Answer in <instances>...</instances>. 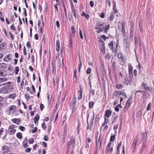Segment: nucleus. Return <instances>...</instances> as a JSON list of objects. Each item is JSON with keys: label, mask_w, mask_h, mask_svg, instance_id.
<instances>
[{"label": "nucleus", "mask_w": 154, "mask_h": 154, "mask_svg": "<svg viewBox=\"0 0 154 154\" xmlns=\"http://www.w3.org/2000/svg\"><path fill=\"white\" fill-rule=\"evenodd\" d=\"M139 134H137L135 139L133 140V143L131 145V146L135 149L136 148L137 143L138 141Z\"/></svg>", "instance_id": "obj_9"}, {"label": "nucleus", "mask_w": 154, "mask_h": 154, "mask_svg": "<svg viewBox=\"0 0 154 154\" xmlns=\"http://www.w3.org/2000/svg\"><path fill=\"white\" fill-rule=\"evenodd\" d=\"M94 103L93 102H90L89 103V106L90 108H91L93 107Z\"/></svg>", "instance_id": "obj_32"}, {"label": "nucleus", "mask_w": 154, "mask_h": 154, "mask_svg": "<svg viewBox=\"0 0 154 154\" xmlns=\"http://www.w3.org/2000/svg\"><path fill=\"white\" fill-rule=\"evenodd\" d=\"M56 83L57 84V85H58L59 79L58 76L56 77Z\"/></svg>", "instance_id": "obj_62"}, {"label": "nucleus", "mask_w": 154, "mask_h": 154, "mask_svg": "<svg viewBox=\"0 0 154 154\" xmlns=\"http://www.w3.org/2000/svg\"><path fill=\"white\" fill-rule=\"evenodd\" d=\"M19 128L20 130L22 131H24L26 129V128L25 127L22 126H20L19 127Z\"/></svg>", "instance_id": "obj_40"}, {"label": "nucleus", "mask_w": 154, "mask_h": 154, "mask_svg": "<svg viewBox=\"0 0 154 154\" xmlns=\"http://www.w3.org/2000/svg\"><path fill=\"white\" fill-rule=\"evenodd\" d=\"M133 67L132 66H129V72L132 73Z\"/></svg>", "instance_id": "obj_48"}, {"label": "nucleus", "mask_w": 154, "mask_h": 154, "mask_svg": "<svg viewBox=\"0 0 154 154\" xmlns=\"http://www.w3.org/2000/svg\"><path fill=\"white\" fill-rule=\"evenodd\" d=\"M3 128H2L0 130V137L1 136V135H2L4 133L3 131Z\"/></svg>", "instance_id": "obj_60"}, {"label": "nucleus", "mask_w": 154, "mask_h": 154, "mask_svg": "<svg viewBox=\"0 0 154 154\" xmlns=\"http://www.w3.org/2000/svg\"><path fill=\"white\" fill-rule=\"evenodd\" d=\"M39 115L37 114L34 117V122L35 123L36 125V121H38L39 119ZM37 123L38 124V122H37Z\"/></svg>", "instance_id": "obj_19"}, {"label": "nucleus", "mask_w": 154, "mask_h": 154, "mask_svg": "<svg viewBox=\"0 0 154 154\" xmlns=\"http://www.w3.org/2000/svg\"><path fill=\"white\" fill-rule=\"evenodd\" d=\"M123 45L126 49L129 48V45L128 42V39L127 37H125L124 38Z\"/></svg>", "instance_id": "obj_10"}, {"label": "nucleus", "mask_w": 154, "mask_h": 154, "mask_svg": "<svg viewBox=\"0 0 154 154\" xmlns=\"http://www.w3.org/2000/svg\"><path fill=\"white\" fill-rule=\"evenodd\" d=\"M114 18V14L113 13H111L110 14V16L109 17V20L110 21H112L113 20Z\"/></svg>", "instance_id": "obj_34"}, {"label": "nucleus", "mask_w": 154, "mask_h": 154, "mask_svg": "<svg viewBox=\"0 0 154 154\" xmlns=\"http://www.w3.org/2000/svg\"><path fill=\"white\" fill-rule=\"evenodd\" d=\"M79 35L81 38L83 39V38L82 35V30L81 29H79Z\"/></svg>", "instance_id": "obj_47"}, {"label": "nucleus", "mask_w": 154, "mask_h": 154, "mask_svg": "<svg viewBox=\"0 0 154 154\" xmlns=\"http://www.w3.org/2000/svg\"><path fill=\"white\" fill-rule=\"evenodd\" d=\"M75 138L73 137H71L70 138V140L68 141L67 143V150L66 152H68V151L69 149V146L70 145H73V148L74 147V144L75 143Z\"/></svg>", "instance_id": "obj_1"}, {"label": "nucleus", "mask_w": 154, "mask_h": 154, "mask_svg": "<svg viewBox=\"0 0 154 154\" xmlns=\"http://www.w3.org/2000/svg\"><path fill=\"white\" fill-rule=\"evenodd\" d=\"M11 28L13 30H14L15 29V27L14 26V24H12L11 26Z\"/></svg>", "instance_id": "obj_63"}, {"label": "nucleus", "mask_w": 154, "mask_h": 154, "mask_svg": "<svg viewBox=\"0 0 154 154\" xmlns=\"http://www.w3.org/2000/svg\"><path fill=\"white\" fill-rule=\"evenodd\" d=\"M15 127V125H12L9 126L8 128V131L9 133L12 135L14 134L16 132V130L14 128Z\"/></svg>", "instance_id": "obj_6"}, {"label": "nucleus", "mask_w": 154, "mask_h": 154, "mask_svg": "<svg viewBox=\"0 0 154 154\" xmlns=\"http://www.w3.org/2000/svg\"><path fill=\"white\" fill-rule=\"evenodd\" d=\"M146 147V145L145 143L143 142L142 146L141 147L140 152L142 153Z\"/></svg>", "instance_id": "obj_22"}, {"label": "nucleus", "mask_w": 154, "mask_h": 154, "mask_svg": "<svg viewBox=\"0 0 154 154\" xmlns=\"http://www.w3.org/2000/svg\"><path fill=\"white\" fill-rule=\"evenodd\" d=\"M11 84V82H8L5 83L3 84V85H6L8 90H11L12 89V87L10 85Z\"/></svg>", "instance_id": "obj_14"}, {"label": "nucleus", "mask_w": 154, "mask_h": 154, "mask_svg": "<svg viewBox=\"0 0 154 154\" xmlns=\"http://www.w3.org/2000/svg\"><path fill=\"white\" fill-rule=\"evenodd\" d=\"M30 43L29 42H28L26 43V46L29 49L30 47Z\"/></svg>", "instance_id": "obj_52"}, {"label": "nucleus", "mask_w": 154, "mask_h": 154, "mask_svg": "<svg viewBox=\"0 0 154 154\" xmlns=\"http://www.w3.org/2000/svg\"><path fill=\"white\" fill-rule=\"evenodd\" d=\"M105 14L103 12H102L101 13L100 15V17L102 18H103L105 17Z\"/></svg>", "instance_id": "obj_57"}, {"label": "nucleus", "mask_w": 154, "mask_h": 154, "mask_svg": "<svg viewBox=\"0 0 154 154\" xmlns=\"http://www.w3.org/2000/svg\"><path fill=\"white\" fill-rule=\"evenodd\" d=\"M5 86L4 87H3L1 89H0V93H2L4 94L8 93L9 92V91L8 90V88L6 86Z\"/></svg>", "instance_id": "obj_11"}, {"label": "nucleus", "mask_w": 154, "mask_h": 154, "mask_svg": "<svg viewBox=\"0 0 154 154\" xmlns=\"http://www.w3.org/2000/svg\"><path fill=\"white\" fill-rule=\"evenodd\" d=\"M131 81V79H128V78H125V79L124 83L125 84L128 85L130 83Z\"/></svg>", "instance_id": "obj_17"}, {"label": "nucleus", "mask_w": 154, "mask_h": 154, "mask_svg": "<svg viewBox=\"0 0 154 154\" xmlns=\"http://www.w3.org/2000/svg\"><path fill=\"white\" fill-rule=\"evenodd\" d=\"M16 136L18 138L21 139L22 137V134L20 132H18Z\"/></svg>", "instance_id": "obj_30"}, {"label": "nucleus", "mask_w": 154, "mask_h": 154, "mask_svg": "<svg viewBox=\"0 0 154 154\" xmlns=\"http://www.w3.org/2000/svg\"><path fill=\"white\" fill-rule=\"evenodd\" d=\"M71 11H72L74 13L75 12L76 10L74 6V5H73L71 6Z\"/></svg>", "instance_id": "obj_35"}, {"label": "nucleus", "mask_w": 154, "mask_h": 154, "mask_svg": "<svg viewBox=\"0 0 154 154\" xmlns=\"http://www.w3.org/2000/svg\"><path fill=\"white\" fill-rule=\"evenodd\" d=\"M115 138V137L114 136L112 135V136H111L110 137V140L111 141H113L114 140Z\"/></svg>", "instance_id": "obj_56"}, {"label": "nucleus", "mask_w": 154, "mask_h": 154, "mask_svg": "<svg viewBox=\"0 0 154 154\" xmlns=\"http://www.w3.org/2000/svg\"><path fill=\"white\" fill-rule=\"evenodd\" d=\"M135 44L136 46L138 45V41L137 40V38L136 37L135 38Z\"/></svg>", "instance_id": "obj_59"}, {"label": "nucleus", "mask_w": 154, "mask_h": 154, "mask_svg": "<svg viewBox=\"0 0 154 154\" xmlns=\"http://www.w3.org/2000/svg\"><path fill=\"white\" fill-rule=\"evenodd\" d=\"M95 29L96 30V32L97 33H99L102 31L98 27H96Z\"/></svg>", "instance_id": "obj_36"}, {"label": "nucleus", "mask_w": 154, "mask_h": 154, "mask_svg": "<svg viewBox=\"0 0 154 154\" xmlns=\"http://www.w3.org/2000/svg\"><path fill=\"white\" fill-rule=\"evenodd\" d=\"M52 71L53 74L55 75L56 72V66L53 62L52 63Z\"/></svg>", "instance_id": "obj_15"}, {"label": "nucleus", "mask_w": 154, "mask_h": 154, "mask_svg": "<svg viewBox=\"0 0 154 154\" xmlns=\"http://www.w3.org/2000/svg\"><path fill=\"white\" fill-rule=\"evenodd\" d=\"M25 97L26 98L27 100H29V95L28 94H26L25 95Z\"/></svg>", "instance_id": "obj_50"}, {"label": "nucleus", "mask_w": 154, "mask_h": 154, "mask_svg": "<svg viewBox=\"0 0 154 154\" xmlns=\"http://www.w3.org/2000/svg\"><path fill=\"white\" fill-rule=\"evenodd\" d=\"M98 27H99V28L102 31H103L104 29V31L106 32V27H104L102 24H100Z\"/></svg>", "instance_id": "obj_25"}, {"label": "nucleus", "mask_w": 154, "mask_h": 154, "mask_svg": "<svg viewBox=\"0 0 154 154\" xmlns=\"http://www.w3.org/2000/svg\"><path fill=\"white\" fill-rule=\"evenodd\" d=\"M16 96V94L15 93H13L10 94L8 96L9 98L14 99Z\"/></svg>", "instance_id": "obj_27"}, {"label": "nucleus", "mask_w": 154, "mask_h": 154, "mask_svg": "<svg viewBox=\"0 0 154 154\" xmlns=\"http://www.w3.org/2000/svg\"><path fill=\"white\" fill-rule=\"evenodd\" d=\"M122 86V85L120 84H119L116 85V88L119 89L121 88Z\"/></svg>", "instance_id": "obj_39"}, {"label": "nucleus", "mask_w": 154, "mask_h": 154, "mask_svg": "<svg viewBox=\"0 0 154 154\" xmlns=\"http://www.w3.org/2000/svg\"><path fill=\"white\" fill-rule=\"evenodd\" d=\"M101 135H100L98 137L97 136H96V147L98 148V147L100 148V147L101 143V140L100 139Z\"/></svg>", "instance_id": "obj_4"}, {"label": "nucleus", "mask_w": 154, "mask_h": 154, "mask_svg": "<svg viewBox=\"0 0 154 154\" xmlns=\"http://www.w3.org/2000/svg\"><path fill=\"white\" fill-rule=\"evenodd\" d=\"M32 92L31 91H30V93L31 94H32L34 92H35V87H34V85H32Z\"/></svg>", "instance_id": "obj_44"}, {"label": "nucleus", "mask_w": 154, "mask_h": 154, "mask_svg": "<svg viewBox=\"0 0 154 154\" xmlns=\"http://www.w3.org/2000/svg\"><path fill=\"white\" fill-rule=\"evenodd\" d=\"M16 107L14 105L10 106L8 108V112L9 114L13 113L16 111Z\"/></svg>", "instance_id": "obj_5"}, {"label": "nucleus", "mask_w": 154, "mask_h": 154, "mask_svg": "<svg viewBox=\"0 0 154 154\" xmlns=\"http://www.w3.org/2000/svg\"><path fill=\"white\" fill-rule=\"evenodd\" d=\"M130 104L131 103L127 102L126 105L125 107V109H127L129 107L130 105Z\"/></svg>", "instance_id": "obj_38"}, {"label": "nucleus", "mask_w": 154, "mask_h": 154, "mask_svg": "<svg viewBox=\"0 0 154 154\" xmlns=\"http://www.w3.org/2000/svg\"><path fill=\"white\" fill-rule=\"evenodd\" d=\"M91 69L90 68H89L87 69V70L86 71V73L88 74H89L90 73H91Z\"/></svg>", "instance_id": "obj_53"}, {"label": "nucleus", "mask_w": 154, "mask_h": 154, "mask_svg": "<svg viewBox=\"0 0 154 154\" xmlns=\"http://www.w3.org/2000/svg\"><path fill=\"white\" fill-rule=\"evenodd\" d=\"M60 46V41L58 40H57L56 41V46L58 47V46Z\"/></svg>", "instance_id": "obj_58"}, {"label": "nucleus", "mask_w": 154, "mask_h": 154, "mask_svg": "<svg viewBox=\"0 0 154 154\" xmlns=\"http://www.w3.org/2000/svg\"><path fill=\"white\" fill-rule=\"evenodd\" d=\"M34 141V139L33 138H30L29 139V142L30 144H32Z\"/></svg>", "instance_id": "obj_37"}, {"label": "nucleus", "mask_w": 154, "mask_h": 154, "mask_svg": "<svg viewBox=\"0 0 154 154\" xmlns=\"http://www.w3.org/2000/svg\"><path fill=\"white\" fill-rule=\"evenodd\" d=\"M42 127L45 130L46 128V126L45 123H43L42 125Z\"/></svg>", "instance_id": "obj_49"}, {"label": "nucleus", "mask_w": 154, "mask_h": 154, "mask_svg": "<svg viewBox=\"0 0 154 154\" xmlns=\"http://www.w3.org/2000/svg\"><path fill=\"white\" fill-rule=\"evenodd\" d=\"M113 95L116 98H118L121 96V93L116 91L114 93Z\"/></svg>", "instance_id": "obj_20"}, {"label": "nucleus", "mask_w": 154, "mask_h": 154, "mask_svg": "<svg viewBox=\"0 0 154 154\" xmlns=\"http://www.w3.org/2000/svg\"><path fill=\"white\" fill-rule=\"evenodd\" d=\"M74 77L75 78V81H76L77 79V69H76L74 71Z\"/></svg>", "instance_id": "obj_46"}, {"label": "nucleus", "mask_w": 154, "mask_h": 154, "mask_svg": "<svg viewBox=\"0 0 154 154\" xmlns=\"http://www.w3.org/2000/svg\"><path fill=\"white\" fill-rule=\"evenodd\" d=\"M80 90L78 91V94L79 96L78 97V99L80 100L82 98V86L81 85H79Z\"/></svg>", "instance_id": "obj_12"}, {"label": "nucleus", "mask_w": 154, "mask_h": 154, "mask_svg": "<svg viewBox=\"0 0 154 154\" xmlns=\"http://www.w3.org/2000/svg\"><path fill=\"white\" fill-rule=\"evenodd\" d=\"M147 133L146 132L143 133L142 134V138L141 141L143 142H146L147 140Z\"/></svg>", "instance_id": "obj_8"}, {"label": "nucleus", "mask_w": 154, "mask_h": 154, "mask_svg": "<svg viewBox=\"0 0 154 154\" xmlns=\"http://www.w3.org/2000/svg\"><path fill=\"white\" fill-rule=\"evenodd\" d=\"M104 123L102 125V127L103 126H104L105 124H106V111H105V113L104 116Z\"/></svg>", "instance_id": "obj_41"}, {"label": "nucleus", "mask_w": 154, "mask_h": 154, "mask_svg": "<svg viewBox=\"0 0 154 154\" xmlns=\"http://www.w3.org/2000/svg\"><path fill=\"white\" fill-rule=\"evenodd\" d=\"M89 114H88L87 115V121L88 122V127L87 128V129H90L91 130V127L93 125V120L94 119V114H93V116L92 117V119L91 120V121L90 123V125H89L88 123V119L89 117Z\"/></svg>", "instance_id": "obj_7"}, {"label": "nucleus", "mask_w": 154, "mask_h": 154, "mask_svg": "<svg viewBox=\"0 0 154 154\" xmlns=\"http://www.w3.org/2000/svg\"><path fill=\"white\" fill-rule=\"evenodd\" d=\"M122 34L123 35L125 34V24L123 23L122 24Z\"/></svg>", "instance_id": "obj_26"}, {"label": "nucleus", "mask_w": 154, "mask_h": 154, "mask_svg": "<svg viewBox=\"0 0 154 154\" xmlns=\"http://www.w3.org/2000/svg\"><path fill=\"white\" fill-rule=\"evenodd\" d=\"M15 73L17 75L18 74V72L19 71V67L18 66H16V67H15Z\"/></svg>", "instance_id": "obj_42"}, {"label": "nucleus", "mask_w": 154, "mask_h": 154, "mask_svg": "<svg viewBox=\"0 0 154 154\" xmlns=\"http://www.w3.org/2000/svg\"><path fill=\"white\" fill-rule=\"evenodd\" d=\"M44 108V106L43 104H40V108L41 110H42Z\"/></svg>", "instance_id": "obj_64"}, {"label": "nucleus", "mask_w": 154, "mask_h": 154, "mask_svg": "<svg viewBox=\"0 0 154 154\" xmlns=\"http://www.w3.org/2000/svg\"><path fill=\"white\" fill-rule=\"evenodd\" d=\"M151 106V103H149L148 106L146 108L147 111H149L150 109V108Z\"/></svg>", "instance_id": "obj_43"}, {"label": "nucleus", "mask_w": 154, "mask_h": 154, "mask_svg": "<svg viewBox=\"0 0 154 154\" xmlns=\"http://www.w3.org/2000/svg\"><path fill=\"white\" fill-rule=\"evenodd\" d=\"M90 5L91 7H93L94 5V3L93 1H91L90 2Z\"/></svg>", "instance_id": "obj_61"}, {"label": "nucleus", "mask_w": 154, "mask_h": 154, "mask_svg": "<svg viewBox=\"0 0 154 154\" xmlns=\"http://www.w3.org/2000/svg\"><path fill=\"white\" fill-rule=\"evenodd\" d=\"M7 80V79L6 78H0V82H1V83L6 81Z\"/></svg>", "instance_id": "obj_33"}, {"label": "nucleus", "mask_w": 154, "mask_h": 154, "mask_svg": "<svg viewBox=\"0 0 154 154\" xmlns=\"http://www.w3.org/2000/svg\"><path fill=\"white\" fill-rule=\"evenodd\" d=\"M23 53L24 55H26L27 54L26 48L24 47L23 49Z\"/></svg>", "instance_id": "obj_55"}, {"label": "nucleus", "mask_w": 154, "mask_h": 154, "mask_svg": "<svg viewBox=\"0 0 154 154\" xmlns=\"http://www.w3.org/2000/svg\"><path fill=\"white\" fill-rule=\"evenodd\" d=\"M102 64L103 66L101 67V69L102 72V74H103V78H102V79L103 80V84L102 85L103 87L104 90V97H105V98H106V95L105 92V80H104V79H103V78L104 77L105 78L106 77V74L105 71V67L103 66V64Z\"/></svg>", "instance_id": "obj_2"}, {"label": "nucleus", "mask_w": 154, "mask_h": 154, "mask_svg": "<svg viewBox=\"0 0 154 154\" xmlns=\"http://www.w3.org/2000/svg\"><path fill=\"white\" fill-rule=\"evenodd\" d=\"M142 86L144 87V89L146 90H149V88L147 86V85L145 84L144 82H143L142 83Z\"/></svg>", "instance_id": "obj_29"}, {"label": "nucleus", "mask_w": 154, "mask_h": 154, "mask_svg": "<svg viewBox=\"0 0 154 154\" xmlns=\"http://www.w3.org/2000/svg\"><path fill=\"white\" fill-rule=\"evenodd\" d=\"M111 115V112L109 110H106V117H108Z\"/></svg>", "instance_id": "obj_31"}, {"label": "nucleus", "mask_w": 154, "mask_h": 154, "mask_svg": "<svg viewBox=\"0 0 154 154\" xmlns=\"http://www.w3.org/2000/svg\"><path fill=\"white\" fill-rule=\"evenodd\" d=\"M87 138V141H86V142H87V143H90L91 142V140L90 137H88Z\"/></svg>", "instance_id": "obj_54"}, {"label": "nucleus", "mask_w": 154, "mask_h": 154, "mask_svg": "<svg viewBox=\"0 0 154 154\" xmlns=\"http://www.w3.org/2000/svg\"><path fill=\"white\" fill-rule=\"evenodd\" d=\"M11 56V54H7L6 56H5L4 58V61L6 62H8L9 60H11V57L10 56Z\"/></svg>", "instance_id": "obj_13"}, {"label": "nucleus", "mask_w": 154, "mask_h": 154, "mask_svg": "<svg viewBox=\"0 0 154 154\" xmlns=\"http://www.w3.org/2000/svg\"><path fill=\"white\" fill-rule=\"evenodd\" d=\"M116 62H114L112 64V66L114 70H116Z\"/></svg>", "instance_id": "obj_51"}, {"label": "nucleus", "mask_w": 154, "mask_h": 154, "mask_svg": "<svg viewBox=\"0 0 154 154\" xmlns=\"http://www.w3.org/2000/svg\"><path fill=\"white\" fill-rule=\"evenodd\" d=\"M12 121L17 125H19L20 122V120L19 119L14 118L12 119Z\"/></svg>", "instance_id": "obj_16"}, {"label": "nucleus", "mask_w": 154, "mask_h": 154, "mask_svg": "<svg viewBox=\"0 0 154 154\" xmlns=\"http://www.w3.org/2000/svg\"><path fill=\"white\" fill-rule=\"evenodd\" d=\"M71 31L72 34L74 35L75 34V28L73 26H72L71 27Z\"/></svg>", "instance_id": "obj_28"}, {"label": "nucleus", "mask_w": 154, "mask_h": 154, "mask_svg": "<svg viewBox=\"0 0 154 154\" xmlns=\"http://www.w3.org/2000/svg\"><path fill=\"white\" fill-rule=\"evenodd\" d=\"M100 48L101 51V53L103 55H104L105 53V43L100 39Z\"/></svg>", "instance_id": "obj_3"}, {"label": "nucleus", "mask_w": 154, "mask_h": 154, "mask_svg": "<svg viewBox=\"0 0 154 154\" xmlns=\"http://www.w3.org/2000/svg\"><path fill=\"white\" fill-rule=\"evenodd\" d=\"M7 65L4 63H0V69L6 68L7 67Z\"/></svg>", "instance_id": "obj_18"}, {"label": "nucleus", "mask_w": 154, "mask_h": 154, "mask_svg": "<svg viewBox=\"0 0 154 154\" xmlns=\"http://www.w3.org/2000/svg\"><path fill=\"white\" fill-rule=\"evenodd\" d=\"M82 16H84L85 17V18L87 19H89L90 18L89 15L88 14H86V13L84 12L82 13Z\"/></svg>", "instance_id": "obj_24"}, {"label": "nucleus", "mask_w": 154, "mask_h": 154, "mask_svg": "<svg viewBox=\"0 0 154 154\" xmlns=\"http://www.w3.org/2000/svg\"><path fill=\"white\" fill-rule=\"evenodd\" d=\"M37 131V127H35L33 129H32L31 131V132L32 133H34L35 132Z\"/></svg>", "instance_id": "obj_45"}, {"label": "nucleus", "mask_w": 154, "mask_h": 154, "mask_svg": "<svg viewBox=\"0 0 154 154\" xmlns=\"http://www.w3.org/2000/svg\"><path fill=\"white\" fill-rule=\"evenodd\" d=\"M108 46L109 48L112 50V51H113V41H112L111 42L109 43L108 44Z\"/></svg>", "instance_id": "obj_23"}, {"label": "nucleus", "mask_w": 154, "mask_h": 154, "mask_svg": "<svg viewBox=\"0 0 154 154\" xmlns=\"http://www.w3.org/2000/svg\"><path fill=\"white\" fill-rule=\"evenodd\" d=\"M79 60L80 61V64L79 65V71L80 72L81 69L82 67V61L81 59V57L80 55L79 56Z\"/></svg>", "instance_id": "obj_21"}]
</instances>
